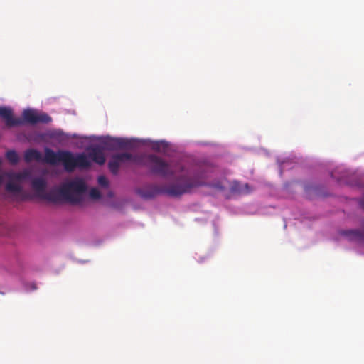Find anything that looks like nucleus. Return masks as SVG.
<instances>
[{
	"label": "nucleus",
	"mask_w": 364,
	"mask_h": 364,
	"mask_svg": "<svg viewBox=\"0 0 364 364\" xmlns=\"http://www.w3.org/2000/svg\"><path fill=\"white\" fill-rule=\"evenodd\" d=\"M206 178L207 176L203 173H196L191 178L182 176L178 179L179 183L168 186L150 185L138 189L137 193L144 199H151L158 195L162 194L176 197L190 192L193 188L207 186Z\"/></svg>",
	"instance_id": "obj_1"
},
{
	"label": "nucleus",
	"mask_w": 364,
	"mask_h": 364,
	"mask_svg": "<svg viewBox=\"0 0 364 364\" xmlns=\"http://www.w3.org/2000/svg\"><path fill=\"white\" fill-rule=\"evenodd\" d=\"M87 191L85 182L80 178H75L64 183L60 188H55L45 192L42 198L53 203L63 200L72 204H78L83 200V195Z\"/></svg>",
	"instance_id": "obj_2"
},
{
	"label": "nucleus",
	"mask_w": 364,
	"mask_h": 364,
	"mask_svg": "<svg viewBox=\"0 0 364 364\" xmlns=\"http://www.w3.org/2000/svg\"><path fill=\"white\" fill-rule=\"evenodd\" d=\"M43 161L50 165H57L61 163L65 170L68 172L73 171L76 168H88L91 162L87 159V156L82 153L75 156L69 151L60 150L55 152L50 148H45Z\"/></svg>",
	"instance_id": "obj_3"
},
{
	"label": "nucleus",
	"mask_w": 364,
	"mask_h": 364,
	"mask_svg": "<svg viewBox=\"0 0 364 364\" xmlns=\"http://www.w3.org/2000/svg\"><path fill=\"white\" fill-rule=\"evenodd\" d=\"M146 159L148 161L147 166L151 172L162 177L174 176L176 173H182L185 169L184 166L178 164L176 166L175 170H172L168 163L155 154H149Z\"/></svg>",
	"instance_id": "obj_4"
},
{
	"label": "nucleus",
	"mask_w": 364,
	"mask_h": 364,
	"mask_svg": "<svg viewBox=\"0 0 364 364\" xmlns=\"http://www.w3.org/2000/svg\"><path fill=\"white\" fill-rule=\"evenodd\" d=\"M132 160L136 163H139V159L136 156H133L129 153H121L112 156L110 161L108 162V168L113 175H117L121 163L126 161Z\"/></svg>",
	"instance_id": "obj_5"
},
{
	"label": "nucleus",
	"mask_w": 364,
	"mask_h": 364,
	"mask_svg": "<svg viewBox=\"0 0 364 364\" xmlns=\"http://www.w3.org/2000/svg\"><path fill=\"white\" fill-rule=\"evenodd\" d=\"M23 117V122L24 121L31 124H36L39 122L48 124L52 121L51 117L48 114L46 113L38 114L32 109L24 110Z\"/></svg>",
	"instance_id": "obj_6"
},
{
	"label": "nucleus",
	"mask_w": 364,
	"mask_h": 364,
	"mask_svg": "<svg viewBox=\"0 0 364 364\" xmlns=\"http://www.w3.org/2000/svg\"><path fill=\"white\" fill-rule=\"evenodd\" d=\"M104 144L108 150L131 149L133 146L131 140L124 138L109 137L106 139Z\"/></svg>",
	"instance_id": "obj_7"
},
{
	"label": "nucleus",
	"mask_w": 364,
	"mask_h": 364,
	"mask_svg": "<svg viewBox=\"0 0 364 364\" xmlns=\"http://www.w3.org/2000/svg\"><path fill=\"white\" fill-rule=\"evenodd\" d=\"M0 117L5 120L9 127L19 126L23 124V119L14 118L11 108L6 107H0Z\"/></svg>",
	"instance_id": "obj_8"
},
{
	"label": "nucleus",
	"mask_w": 364,
	"mask_h": 364,
	"mask_svg": "<svg viewBox=\"0 0 364 364\" xmlns=\"http://www.w3.org/2000/svg\"><path fill=\"white\" fill-rule=\"evenodd\" d=\"M92 161L99 165H103L105 162V156L102 149L99 146H94L90 149L88 157ZM89 160V159H87Z\"/></svg>",
	"instance_id": "obj_9"
},
{
	"label": "nucleus",
	"mask_w": 364,
	"mask_h": 364,
	"mask_svg": "<svg viewBox=\"0 0 364 364\" xmlns=\"http://www.w3.org/2000/svg\"><path fill=\"white\" fill-rule=\"evenodd\" d=\"M47 182L42 177L35 178L31 181V187L39 197H42L46 192Z\"/></svg>",
	"instance_id": "obj_10"
},
{
	"label": "nucleus",
	"mask_w": 364,
	"mask_h": 364,
	"mask_svg": "<svg viewBox=\"0 0 364 364\" xmlns=\"http://www.w3.org/2000/svg\"><path fill=\"white\" fill-rule=\"evenodd\" d=\"M363 226L364 228V220L363 223ZM342 235L347 237L351 240H355L358 242L364 241V230H345L342 232Z\"/></svg>",
	"instance_id": "obj_11"
},
{
	"label": "nucleus",
	"mask_w": 364,
	"mask_h": 364,
	"mask_svg": "<svg viewBox=\"0 0 364 364\" xmlns=\"http://www.w3.org/2000/svg\"><path fill=\"white\" fill-rule=\"evenodd\" d=\"M24 160L29 163L32 161H41L43 160L41 152L34 149H29L24 153Z\"/></svg>",
	"instance_id": "obj_12"
},
{
	"label": "nucleus",
	"mask_w": 364,
	"mask_h": 364,
	"mask_svg": "<svg viewBox=\"0 0 364 364\" xmlns=\"http://www.w3.org/2000/svg\"><path fill=\"white\" fill-rule=\"evenodd\" d=\"M29 176H30V173L28 171L24 170L21 172L10 173L9 174V178L11 180L21 181L23 180L28 178L29 177Z\"/></svg>",
	"instance_id": "obj_13"
},
{
	"label": "nucleus",
	"mask_w": 364,
	"mask_h": 364,
	"mask_svg": "<svg viewBox=\"0 0 364 364\" xmlns=\"http://www.w3.org/2000/svg\"><path fill=\"white\" fill-rule=\"evenodd\" d=\"M6 156L8 161L12 164H16L19 161L18 154L14 150L8 151Z\"/></svg>",
	"instance_id": "obj_14"
},
{
	"label": "nucleus",
	"mask_w": 364,
	"mask_h": 364,
	"mask_svg": "<svg viewBox=\"0 0 364 364\" xmlns=\"http://www.w3.org/2000/svg\"><path fill=\"white\" fill-rule=\"evenodd\" d=\"M6 190L9 192L19 193L21 191V186L11 181L6 183Z\"/></svg>",
	"instance_id": "obj_15"
},
{
	"label": "nucleus",
	"mask_w": 364,
	"mask_h": 364,
	"mask_svg": "<svg viewBox=\"0 0 364 364\" xmlns=\"http://www.w3.org/2000/svg\"><path fill=\"white\" fill-rule=\"evenodd\" d=\"M90 197L92 199L97 200L101 198V193L97 188H92L89 193Z\"/></svg>",
	"instance_id": "obj_16"
},
{
	"label": "nucleus",
	"mask_w": 364,
	"mask_h": 364,
	"mask_svg": "<svg viewBox=\"0 0 364 364\" xmlns=\"http://www.w3.org/2000/svg\"><path fill=\"white\" fill-rule=\"evenodd\" d=\"M99 185L102 187L107 188L109 186V181L105 176H100L97 178Z\"/></svg>",
	"instance_id": "obj_17"
},
{
	"label": "nucleus",
	"mask_w": 364,
	"mask_h": 364,
	"mask_svg": "<svg viewBox=\"0 0 364 364\" xmlns=\"http://www.w3.org/2000/svg\"><path fill=\"white\" fill-rule=\"evenodd\" d=\"M153 149H154V150H156V151H159V149H160V147H159V143H156V144H154V145L153 146Z\"/></svg>",
	"instance_id": "obj_18"
},
{
	"label": "nucleus",
	"mask_w": 364,
	"mask_h": 364,
	"mask_svg": "<svg viewBox=\"0 0 364 364\" xmlns=\"http://www.w3.org/2000/svg\"><path fill=\"white\" fill-rule=\"evenodd\" d=\"M245 188L247 189V191H246L245 193H249V192H250V191H249V186H248V184H245Z\"/></svg>",
	"instance_id": "obj_19"
},
{
	"label": "nucleus",
	"mask_w": 364,
	"mask_h": 364,
	"mask_svg": "<svg viewBox=\"0 0 364 364\" xmlns=\"http://www.w3.org/2000/svg\"><path fill=\"white\" fill-rule=\"evenodd\" d=\"M362 207L364 208V200H363L360 203Z\"/></svg>",
	"instance_id": "obj_20"
}]
</instances>
